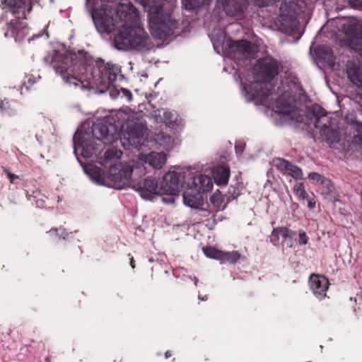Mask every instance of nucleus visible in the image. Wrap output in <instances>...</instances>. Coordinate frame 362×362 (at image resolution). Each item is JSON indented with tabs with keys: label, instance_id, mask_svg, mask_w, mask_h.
Instances as JSON below:
<instances>
[{
	"label": "nucleus",
	"instance_id": "1",
	"mask_svg": "<svg viewBox=\"0 0 362 362\" xmlns=\"http://www.w3.org/2000/svg\"><path fill=\"white\" fill-rule=\"evenodd\" d=\"M46 64L51 65L64 83L81 90H91L102 86L110 88L119 73L117 66L106 64L95 67L85 65L78 60L76 53L70 51L62 54L53 52L44 57Z\"/></svg>",
	"mask_w": 362,
	"mask_h": 362
},
{
	"label": "nucleus",
	"instance_id": "2",
	"mask_svg": "<svg viewBox=\"0 0 362 362\" xmlns=\"http://www.w3.org/2000/svg\"><path fill=\"white\" fill-rule=\"evenodd\" d=\"M281 69V64L271 57L259 59L253 66L254 82L245 85L242 90L245 100L267 105V98L274 89L270 81Z\"/></svg>",
	"mask_w": 362,
	"mask_h": 362
},
{
	"label": "nucleus",
	"instance_id": "3",
	"mask_svg": "<svg viewBox=\"0 0 362 362\" xmlns=\"http://www.w3.org/2000/svg\"><path fill=\"white\" fill-rule=\"evenodd\" d=\"M86 6L91 13L97 30L100 33H110L116 30L119 31L125 23L135 22V7L130 3L119 4L116 8L115 18L112 11L107 6L93 12L92 0H86Z\"/></svg>",
	"mask_w": 362,
	"mask_h": 362
},
{
	"label": "nucleus",
	"instance_id": "4",
	"mask_svg": "<svg viewBox=\"0 0 362 362\" xmlns=\"http://www.w3.org/2000/svg\"><path fill=\"white\" fill-rule=\"evenodd\" d=\"M148 12L149 28L153 37L165 39L175 33L177 22L170 15L166 0H136Z\"/></svg>",
	"mask_w": 362,
	"mask_h": 362
},
{
	"label": "nucleus",
	"instance_id": "5",
	"mask_svg": "<svg viewBox=\"0 0 362 362\" xmlns=\"http://www.w3.org/2000/svg\"><path fill=\"white\" fill-rule=\"evenodd\" d=\"M135 22L122 26L114 38L115 46L119 50H141L150 42L147 33L140 24L137 9L135 8Z\"/></svg>",
	"mask_w": 362,
	"mask_h": 362
},
{
	"label": "nucleus",
	"instance_id": "6",
	"mask_svg": "<svg viewBox=\"0 0 362 362\" xmlns=\"http://www.w3.org/2000/svg\"><path fill=\"white\" fill-rule=\"evenodd\" d=\"M3 9L11 11L15 19L7 24L6 37H13L16 42L24 39L28 34L26 23L21 19L26 18V13L32 10L31 0H4Z\"/></svg>",
	"mask_w": 362,
	"mask_h": 362
},
{
	"label": "nucleus",
	"instance_id": "7",
	"mask_svg": "<svg viewBox=\"0 0 362 362\" xmlns=\"http://www.w3.org/2000/svg\"><path fill=\"white\" fill-rule=\"evenodd\" d=\"M137 173H145L142 165L134 162L113 164L109 170L108 177L113 182L115 188L121 189L126 187H132Z\"/></svg>",
	"mask_w": 362,
	"mask_h": 362
},
{
	"label": "nucleus",
	"instance_id": "8",
	"mask_svg": "<svg viewBox=\"0 0 362 362\" xmlns=\"http://www.w3.org/2000/svg\"><path fill=\"white\" fill-rule=\"evenodd\" d=\"M137 173L135 175L132 188L138 192L140 196L146 200H151L154 194L162 195L160 187L156 178L148 177L142 180H137Z\"/></svg>",
	"mask_w": 362,
	"mask_h": 362
},
{
	"label": "nucleus",
	"instance_id": "9",
	"mask_svg": "<svg viewBox=\"0 0 362 362\" xmlns=\"http://www.w3.org/2000/svg\"><path fill=\"white\" fill-rule=\"evenodd\" d=\"M275 0H219L223 10L228 16H238L241 14L249 2L253 3L259 7H264L272 4Z\"/></svg>",
	"mask_w": 362,
	"mask_h": 362
},
{
	"label": "nucleus",
	"instance_id": "10",
	"mask_svg": "<svg viewBox=\"0 0 362 362\" xmlns=\"http://www.w3.org/2000/svg\"><path fill=\"white\" fill-rule=\"evenodd\" d=\"M308 115L310 117V120L314 124L315 129L319 134H323L326 132H329L331 127V119L327 116L325 109L317 105H313L307 110Z\"/></svg>",
	"mask_w": 362,
	"mask_h": 362
},
{
	"label": "nucleus",
	"instance_id": "11",
	"mask_svg": "<svg viewBox=\"0 0 362 362\" xmlns=\"http://www.w3.org/2000/svg\"><path fill=\"white\" fill-rule=\"evenodd\" d=\"M184 180V175L177 172H169L163 176L160 187L161 194L176 196Z\"/></svg>",
	"mask_w": 362,
	"mask_h": 362
},
{
	"label": "nucleus",
	"instance_id": "12",
	"mask_svg": "<svg viewBox=\"0 0 362 362\" xmlns=\"http://www.w3.org/2000/svg\"><path fill=\"white\" fill-rule=\"evenodd\" d=\"M74 151H81L84 158H89L97 151V144L90 139V136L81 132H76L74 135Z\"/></svg>",
	"mask_w": 362,
	"mask_h": 362
},
{
	"label": "nucleus",
	"instance_id": "13",
	"mask_svg": "<svg viewBox=\"0 0 362 362\" xmlns=\"http://www.w3.org/2000/svg\"><path fill=\"white\" fill-rule=\"evenodd\" d=\"M230 49L238 60L253 58L257 52V47L247 40H237L230 43Z\"/></svg>",
	"mask_w": 362,
	"mask_h": 362
},
{
	"label": "nucleus",
	"instance_id": "14",
	"mask_svg": "<svg viewBox=\"0 0 362 362\" xmlns=\"http://www.w3.org/2000/svg\"><path fill=\"white\" fill-rule=\"evenodd\" d=\"M275 26L281 32L287 35H291L298 27V21L297 16H291L286 14H279L274 21Z\"/></svg>",
	"mask_w": 362,
	"mask_h": 362
},
{
	"label": "nucleus",
	"instance_id": "15",
	"mask_svg": "<svg viewBox=\"0 0 362 362\" xmlns=\"http://www.w3.org/2000/svg\"><path fill=\"white\" fill-rule=\"evenodd\" d=\"M274 107L276 108L275 111L283 117L296 122H302V119L299 118V110L295 105L290 103H286L284 97H280L276 100Z\"/></svg>",
	"mask_w": 362,
	"mask_h": 362
},
{
	"label": "nucleus",
	"instance_id": "16",
	"mask_svg": "<svg viewBox=\"0 0 362 362\" xmlns=\"http://www.w3.org/2000/svg\"><path fill=\"white\" fill-rule=\"evenodd\" d=\"M310 288L313 294L320 300L326 296L329 281L324 276L313 274L309 279Z\"/></svg>",
	"mask_w": 362,
	"mask_h": 362
},
{
	"label": "nucleus",
	"instance_id": "17",
	"mask_svg": "<svg viewBox=\"0 0 362 362\" xmlns=\"http://www.w3.org/2000/svg\"><path fill=\"white\" fill-rule=\"evenodd\" d=\"M93 139L105 144H112L117 139L116 132H109L107 127L101 124H94L92 127Z\"/></svg>",
	"mask_w": 362,
	"mask_h": 362
},
{
	"label": "nucleus",
	"instance_id": "18",
	"mask_svg": "<svg viewBox=\"0 0 362 362\" xmlns=\"http://www.w3.org/2000/svg\"><path fill=\"white\" fill-rule=\"evenodd\" d=\"M139 160L148 164L155 169H160L166 162V154L163 152H151L148 154L140 153Z\"/></svg>",
	"mask_w": 362,
	"mask_h": 362
},
{
	"label": "nucleus",
	"instance_id": "19",
	"mask_svg": "<svg viewBox=\"0 0 362 362\" xmlns=\"http://www.w3.org/2000/svg\"><path fill=\"white\" fill-rule=\"evenodd\" d=\"M274 165L285 174H288L295 179H300L303 172L300 168L291 164L283 158H276L274 160Z\"/></svg>",
	"mask_w": 362,
	"mask_h": 362
},
{
	"label": "nucleus",
	"instance_id": "20",
	"mask_svg": "<svg viewBox=\"0 0 362 362\" xmlns=\"http://www.w3.org/2000/svg\"><path fill=\"white\" fill-rule=\"evenodd\" d=\"M346 72L349 80L355 86H362V69L354 62H347Z\"/></svg>",
	"mask_w": 362,
	"mask_h": 362
},
{
	"label": "nucleus",
	"instance_id": "21",
	"mask_svg": "<svg viewBox=\"0 0 362 362\" xmlns=\"http://www.w3.org/2000/svg\"><path fill=\"white\" fill-rule=\"evenodd\" d=\"M347 134L351 143L362 150V124L356 122L351 124L347 128Z\"/></svg>",
	"mask_w": 362,
	"mask_h": 362
},
{
	"label": "nucleus",
	"instance_id": "22",
	"mask_svg": "<svg viewBox=\"0 0 362 362\" xmlns=\"http://www.w3.org/2000/svg\"><path fill=\"white\" fill-rule=\"evenodd\" d=\"M193 182L196 187L195 190L199 193L211 191L214 185L211 178L206 175L195 176Z\"/></svg>",
	"mask_w": 362,
	"mask_h": 362
},
{
	"label": "nucleus",
	"instance_id": "23",
	"mask_svg": "<svg viewBox=\"0 0 362 362\" xmlns=\"http://www.w3.org/2000/svg\"><path fill=\"white\" fill-rule=\"evenodd\" d=\"M183 202L189 207L197 209L202 205V196L196 190H187L183 193Z\"/></svg>",
	"mask_w": 362,
	"mask_h": 362
},
{
	"label": "nucleus",
	"instance_id": "24",
	"mask_svg": "<svg viewBox=\"0 0 362 362\" xmlns=\"http://www.w3.org/2000/svg\"><path fill=\"white\" fill-rule=\"evenodd\" d=\"M213 177L218 185H226L230 177V170L225 166L215 167L213 169Z\"/></svg>",
	"mask_w": 362,
	"mask_h": 362
},
{
	"label": "nucleus",
	"instance_id": "25",
	"mask_svg": "<svg viewBox=\"0 0 362 362\" xmlns=\"http://www.w3.org/2000/svg\"><path fill=\"white\" fill-rule=\"evenodd\" d=\"M294 235L295 233L286 227L275 228L272 232V242L274 245H276L279 243L280 236L284 239H291Z\"/></svg>",
	"mask_w": 362,
	"mask_h": 362
},
{
	"label": "nucleus",
	"instance_id": "26",
	"mask_svg": "<svg viewBox=\"0 0 362 362\" xmlns=\"http://www.w3.org/2000/svg\"><path fill=\"white\" fill-rule=\"evenodd\" d=\"M298 6L295 0H282L279 8V14L297 16Z\"/></svg>",
	"mask_w": 362,
	"mask_h": 362
},
{
	"label": "nucleus",
	"instance_id": "27",
	"mask_svg": "<svg viewBox=\"0 0 362 362\" xmlns=\"http://www.w3.org/2000/svg\"><path fill=\"white\" fill-rule=\"evenodd\" d=\"M122 155V152L117 149H110L107 151L104 156L100 158V163L103 166L111 164L114 160H119Z\"/></svg>",
	"mask_w": 362,
	"mask_h": 362
},
{
	"label": "nucleus",
	"instance_id": "28",
	"mask_svg": "<svg viewBox=\"0 0 362 362\" xmlns=\"http://www.w3.org/2000/svg\"><path fill=\"white\" fill-rule=\"evenodd\" d=\"M320 135L323 140H325L332 148H335L336 145L340 141L339 133L331 128H329V133L326 132L325 134H320Z\"/></svg>",
	"mask_w": 362,
	"mask_h": 362
},
{
	"label": "nucleus",
	"instance_id": "29",
	"mask_svg": "<svg viewBox=\"0 0 362 362\" xmlns=\"http://www.w3.org/2000/svg\"><path fill=\"white\" fill-rule=\"evenodd\" d=\"M140 133H136L135 135H132L129 133L124 134V137L122 139V140H124L122 145L124 148H129V146L136 148L140 144Z\"/></svg>",
	"mask_w": 362,
	"mask_h": 362
},
{
	"label": "nucleus",
	"instance_id": "30",
	"mask_svg": "<svg viewBox=\"0 0 362 362\" xmlns=\"http://www.w3.org/2000/svg\"><path fill=\"white\" fill-rule=\"evenodd\" d=\"M212 0H182V7L192 11L204 5H208Z\"/></svg>",
	"mask_w": 362,
	"mask_h": 362
},
{
	"label": "nucleus",
	"instance_id": "31",
	"mask_svg": "<svg viewBox=\"0 0 362 362\" xmlns=\"http://www.w3.org/2000/svg\"><path fill=\"white\" fill-rule=\"evenodd\" d=\"M316 54L320 57L325 60H332L333 53L332 49L327 45H319L316 49Z\"/></svg>",
	"mask_w": 362,
	"mask_h": 362
},
{
	"label": "nucleus",
	"instance_id": "32",
	"mask_svg": "<svg viewBox=\"0 0 362 362\" xmlns=\"http://www.w3.org/2000/svg\"><path fill=\"white\" fill-rule=\"evenodd\" d=\"M163 123L170 125H177L180 123L178 115L168 110L163 109Z\"/></svg>",
	"mask_w": 362,
	"mask_h": 362
},
{
	"label": "nucleus",
	"instance_id": "33",
	"mask_svg": "<svg viewBox=\"0 0 362 362\" xmlns=\"http://www.w3.org/2000/svg\"><path fill=\"white\" fill-rule=\"evenodd\" d=\"M220 261L221 263H235L240 257V255L237 251L221 252Z\"/></svg>",
	"mask_w": 362,
	"mask_h": 362
},
{
	"label": "nucleus",
	"instance_id": "34",
	"mask_svg": "<svg viewBox=\"0 0 362 362\" xmlns=\"http://www.w3.org/2000/svg\"><path fill=\"white\" fill-rule=\"evenodd\" d=\"M95 93H98V94H102V93H104L105 91L108 90L109 91V94H110V96L112 98V99H116L118 97L120 96V94L122 93V88H120L119 90L117 89V88H115L112 84V85H110V88H105L104 87H99L97 89H95V90H93Z\"/></svg>",
	"mask_w": 362,
	"mask_h": 362
},
{
	"label": "nucleus",
	"instance_id": "35",
	"mask_svg": "<svg viewBox=\"0 0 362 362\" xmlns=\"http://www.w3.org/2000/svg\"><path fill=\"white\" fill-rule=\"evenodd\" d=\"M92 173H89L90 179L98 183L99 185H103L105 182V178L103 174L102 173V170L100 168H92L90 169Z\"/></svg>",
	"mask_w": 362,
	"mask_h": 362
},
{
	"label": "nucleus",
	"instance_id": "36",
	"mask_svg": "<svg viewBox=\"0 0 362 362\" xmlns=\"http://www.w3.org/2000/svg\"><path fill=\"white\" fill-rule=\"evenodd\" d=\"M204 255L210 258L220 260L222 251H220L212 247H206L203 248Z\"/></svg>",
	"mask_w": 362,
	"mask_h": 362
},
{
	"label": "nucleus",
	"instance_id": "37",
	"mask_svg": "<svg viewBox=\"0 0 362 362\" xmlns=\"http://www.w3.org/2000/svg\"><path fill=\"white\" fill-rule=\"evenodd\" d=\"M293 191L295 194L303 200L306 199L308 197V194L305 189L304 185L302 182L296 184L293 187Z\"/></svg>",
	"mask_w": 362,
	"mask_h": 362
},
{
	"label": "nucleus",
	"instance_id": "38",
	"mask_svg": "<svg viewBox=\"0 0 362 362\" xmlns=\"http://www.w3.org/2000/svg\"><path fill=\"white\" fill-rule=\"evenodd\" d=\"M211 202L217 207L221 206L223 203L222 196L218 190L215 192L211 197Z\"/></svg>",
	"mask_w": 362,
	"mask_h": 362
},
{
	"label": "nucleus",
	"instance_id": "39",
	"mask_svg": "<svg viewBox=\"0 0 362 362\" xmlns=\"http://www.w3.org/2000/svg\"><path fill=\"white\" fill-rule=\"evenodd\" d=\"M151 117L156 123L163 122V109L155 110L151 114Z\"/></svg>",
	"mask_w": 362,
	"mask_h": 362
},
{
	"label": "nucleus",
	"instance_id": "40",
	"mask_svg": "<svg viewBox=\"0 0 362 362\" xmlns=\"http://www.w3.org/2000/svg\"><path fill=\"white\" fill-rule=\"evenodd\" d=\"M308 177L310 180H313L315 181L316 182H318L320 184H323L325 182L324 176H322V175H320L317 173H315V172L310 173L308 175Z\"/></svg>",
	"mask_w": 362,
	"mask_h": 362
},
{
	"label": "nucleus",
	"instance_id": "41",
	"mask_svg": "<svg viewBox=\"0 0 362 362\" xmlns=\"http://www.w3.org/2000/svg\"><path fill=\"white\" fill-rule=\"evenodd\" d=\"M122 98H124L127 99V102H130L132 100V94L128 89L122 88V93L120 96Z\"/></svg>",
	"mask_w": 362,
	"mask_h": 362
},
{
	"label": "nucleus",
	"instance_id": "42",
	"mask_svg": "<svg viewBox=\"0 0 362 362\" xmlns=\"http://www.w3.org/2000/svg\"><path fill=\"white\" fill-rule=\"evenodd\" d=\"M235 149L236 154L241 155L245 149V144L240 141L236 142L235 145Z\"/></svg>",
	"mask_w": 362,
	"mask_h": 362
},
{
	"label": "nucleus",
	"instance_id": "43",
	"mask_svg": "<svg viewBox=\"0 0 362 362\" xmlns=\"http://www.w3.org/2000/svg\"><path fill=\"white\" fill-rule=\"evenodd\" d=\"M61 230H62V231H61V233H60L59 236H60V237H62V238L64 239V238H65V237H66V232L65 231V230H64V229H62ZM49 233L50 234H52V233H54L56 235H59V234H58V229H57V228L51 229V230L49 231Z\"/></svg>",
	"mask_w": 362,
	"mask_h": 362
},
{
	"label": "nucleus",
	"instance_id": "44",
	"mask_svg": "<svg viewBox=\"0 0 362 362\" xmlns=\"http://www.w3.org/2000/svg\"><path fill=\"white\" fill-rule=\"evenodd\" d=\"M299 243L303 245L308 243V237L304 232L299 234Z\"/></svg>",
	"mask_w": 362,
	"mask_h": 362
},
{
	"label": "nucleus",
	"instance_id": "45",
	"mask_svg": "<svg viewBox=\"0 0 362 362\" xmlns=\"http://www.w3.org/2000/svg\"><path fill=\"white\" fill-rule=\"evenodd\" d=\"M352 6L356 8L362 7V0H349Z\"/></svg>",
	"mask_w": 362,
	"mask_h": 362
},
{
	"label": "nucleus",
	"instance_id": "46",
	"mask_svg": "<svg viewBox=\"0 0 362 362\" xmlns=\"http://www.w3.org/2000/svg\"><path fill=\"white\" fill-rule=\"evenodd\" d=\"M315 205H316V202H315V199H310L308 200V207L310 209H314L315 207Z\"/></svg>",
	"mask_w": 362,
	"mask_h": 362
},
{
	"label": "nucleus",
	"instance_id": "47",
	"mask_svg": "<svg viewBox=\"0 0 362 362\" xmlns=\"http://www.w3.org/2000/svg\"><path fill=\"white\" fill-rule=\"evenodd\" d=\"M6 173L7 176H8V177L9 178V180H10V181L11 182H13L15 179L18 177L17 175H16L14 174H12L11 173H10V172H8L7 170H6Z\"/></svg>",
	"mask_w": 362,
	"mask_h": 362
},
{
	"label": "nucleus",
	"instance_id": "48",
	"mask_svg": "<svg viewBox=\"0 0 362 362\" xmlns=\"http://www.w3.org/2000/svg\"><path fill=\"white\" fill-rule=\"evenodd\" d=\"M356 99L362 105V90L356 95Z\"/></svg>",
	"mask_w": 362,
	"mask_h": 362
},
{
	"label": "nucleus",
	"instance_id": "49",
	"mask_svg": "<svg viewBox=\"0 0 362 362\" xmlns=\"http://www.w3.org/2000/svg\"><path fill=\"white\" fill-rule=\"evenodd\" d=\"M164 139L165 140L166 143H170L171 142V137L169 136H163Z\"/></svg>",
	"mask_w": 362,
	"mask_h": 362
},
{
	"label": "nucleus",
	"instance_id": "50",
	"mask_svg": "<svg viewBox=\"0 0 362 362\" xmlns=\"http://www.w3.org/2000/svg\"><path fill=\"white\" fill-rule=\"evenodd\" d=\"M5 103L4 100H0V109L3 110L4 108Z\"/></svg>",
	"mask_w": 362,
	"mask_h": 362
},
{
	"label": "nucleus",
	"instance_id": "51",
	"mask_svg": "<svg viewBox=\"0 0 362 362\" xmlns=\"http://www.w3.org/2000/svg\"><path fill=\"white\" fill-rule=\"evenodd\" d=\"M199 300H202V301H204V300H207V296H204V297H202V296H199Z\"/></svg>",
	"mask_w": 362,
	"mask_h": 362
},
{
	"label": "nucleus",
	"instance_id": "52",
	"mask_svg": "<svg viewBox=\"0 0 362 362\" xmlns=\"http://www.w3.org/2000/svg\"><path fill=\"white\" fill-rule=\"evenodd\" d=\"M171 356V354L170 353V351H166L165 354V358H168Z\"/></svg>",
	"mask_w": 362,
	"mask_h": 362
},
{
	"label": "nucleus",
	"instance_id": "53",
	"mask_svg": "<svg viewBox=\"0 0 362 362\" xmlns=\"http://www.w3.org/2000/svg\"><path fill=\"white\" fill-rule=\"evenodd\" d=\"M131 267L134 269L135 267V264L134 263L133 258L131 259Z\"/></svg>",
	"mask_w": 362,
	"mask_h": 362
},
{
	"label": "nucleus",
	"instance_id": "54",
	"mask_svg": "<svg viewBox=\"0 0 362 362\" xmlns=\"http://www.w3.org/2000/svg\"><path fill=\"white\" fill-rule=\"evenodd\" d=\"M163 201L164 202L170 203V202H173V199L172 198V199H170V200H169V201H166L165 198H163Z\"/></svg>",
	"mask_w": 362,
	"mask_h": 362
},
{
	"label": "nucleus",
	"instance_id": "55",
	"mask_svg": "<svg viewBox=\"0 0 362 362\" xmlns=\"http://www.w3.org/2000/svg\"><path fill=\"white\" fill-rule=\"evenodd\" d=\"M197 279L195 278V282L194 284H197Z\"/></svg>",
	"mask_w": 362,
	"mask_h": 362
}]
</instances>
